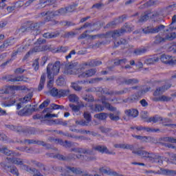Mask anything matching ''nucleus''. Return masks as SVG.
<instances>
[{
  "instance_id": "obj_64",
  "label": "nucleus",
  "mask_w": 176,
  "mask_h": 176,
  "mask_svg": "<svg viewBox=\"0 0 176 176\" xmlns=\"http://www.w3.org/2000/svg\"><path fill=\"white\" fill-rule=\"evenodd\" d=\"M118 24V23H116V21H112L111 23H109L107 25L108 27H111V28L115 27V25H116Z\"/></svg>"
},
{
  "instance_id": "obj_22",
  "label": "nucleus",
  "mask_w": 176,
  "mask_h": 176,
  "mask_svg": "<svg viewBox=\"0 0 176 176\" xmlns=\"http://www.w3.org/2000/svg\"><path fill=\"white\" fill-rule=\"evenodd\" d=\"M10 82H28V78L21 76L14 78H11Z\"/></svg>"
},
{
  "instance_id": "obj_46",
  "label": "nucleus",
  "mask_w": 176,
  "mask_h": 176,
  "mask_svg": "<svg viewBox=\"0 0 176 176\" xmlns=\"http://www.w3.org/2000/svg\"><path fill=\"white\" fill-rule=\"evenodd\" d=\"M51 108H52V109H64V106L58 105L56 104H52Z\"/></svg>"
},
{
  "instance_id": "obj_9",
  "label": "nucleus",
  "mask_w": 176,
  "mask_h": 176,
  "mask_svg": "<svg viewBox=\"0 0 176 176\" xmlns=\"http://www.w3.org/2000/svg\"><path fill=\"white\" fill-rule=\"evenodd\" d=\"M134 153H136V155H138L143 159H148V160H153L152 158L155 156V154L153 153H149L145 151H142L141 149H138L135 151H134Z\"/></svg>"
},
{
  "instance_id": "obj_20",
  "label": "nucleus",
  "mask_w": 176,
  "mask_h": 176,
  "mask_svg": "<svg viewBox=\"0 0 176 176\" xmlns=\"http://www.w3.org/2000/svg\"><path fill=\"white\" fill-rule=\"evenodd\" d=\"M89 108H91V111H94V112H101L104 109V107L98 104L91 105L89 106Z\"/></svg>"
},
{
  "instance_id": "obj_35",
  "label": "nucleus",
  "mask_w": 176,
  "mask_h": 176,
  "mask_svg": "<svg viewBox=\"0 0 176 176\" xmlns=\"http://www.w3.org/2000/svg\"><path fill=\"white\" fill-rule=\"evenodd\" d=\"M163 141H164V142H170L171 144H176V139L174 138H170V137H166V138H164Z\"/></svg>"
},
{
  "instance_id": "obj_25",
  "label": "nucleus",
  "mask_w": 176,
  "mask_h": 176,
  "mask_svg": "<svg viewBox=\"0 0 176 176\" xmlns=\"http://www.w3.org/2000/svg\"><path fill=\"white\" fill-rule=\"evenodd\" d=\"M69 107L72 109L73 112L75 113H78L77 115H80V105H75L74 104H69Z\"/></svg>"
},
{
  "instance_id": "obj_29",
  "label": "nucleus",
  "mask_w": 176,
  "mask_h": 176,
  "mask_svg": "<svg viewBox=\"0 0 176 176\" xmlns=\"http://www.w3.org/2000/svg\"><path fill=\"white\" fill-rule=\"evenodd\" d=\"M153 101L168 102V101H171V98L163 95V96H160L158 98H154Z\"/></svg>"
},
{
  "instance_id": "obj_41",
  "label": "nucleus",
  "mask_w": 176,
  "mask_h": 176,
  "mask_svg": "<svg viewBox=\"0 0 176 176\" xmlns=\"http://www.w3.org/2000/svg\"><path fill=\"white\" fill-rule=\"evenodd\" d=\"M166 40L164 38H162V36H160V35H157L155 37V43L159 44V43H162V42H164Z\"/></svg>"
},
{
  "instance_id": "obj_42",
  "label": "nucleus",
  "mask_w": 176,
  "mask_h": 176,
  "mask_svg": "<svg viewBox=\"0 0 176 176\" xmlns=\"http://www.w3.org/2000/svg\"><path fill=\"white\" fill-rule=\"evenodd\" d=\"M174 23H176V15H174L172 18V23H170V25H169V28L170 30H171L172 31L173 30H176V27L173 26Z\"/></svg>"
},
{
  "instance_id": "obj_1",
  "label": "nucleus",
  "mask_w": 176,
  "mask_h": 176,
  "mask_svg": "<svg viewBox=\"0 0 176 176\" xmlns=\"http://www.w3.org/2000/svg\"><path fill=\"white\" fill-rule=\"evenodd\" d=\"M60 67L61 64L60 62H56L54 65L49 64L47 66V75L48 79H54V76L58 75Z\"/></svg>"
},
{
  "instance_id": "obj_55",
  "label": "nucleus",
  "mask_w": 176,
  "mask_h": 176,
  "mask_svg": "<svg viewBox=\"0 0 176 176\" xmlns=\"http://www.w3.org/2000/svg\"><path fill=\"white\" fill-rule=\"evenodd\" d=\"M49 79H50V81L48 82L47 86L49 89H52V87H53V83H54V78H49Z\"/></svg>"
},
{
  "instance_id": "obj_18",
  "label": "nucleus",
  "mask_w": 176,
  "mask_h": 176,
  "mask_svg": "<svg viewBox=\"0 0 176 176\" xmlns=\"http://www.w3.org/2000/svg\"><path fill=\"white\" fill-rule=\"evenodd\" d=\"M151 159H153V160L150 161L151 163H157L158 166L163 164V158L160 155L154 154V156Z\"/></svg>"
},
{
  "instance_id": "obj_26",
  "label": "nucleus",
  "mask_w": 176,
  "mask_h": 176,
  "mask_svg": "<svg viewBox=\"0 0 176 176\" xmlns=\"http://www.w3.org/2000/svg\"><path fill=\"white\" fill-rule=\"evenodd\" d=\"M159 61V58L157 56H155L153 58H148L145 60V63L151 65L152 64H155V63H157Z\"/></svg>"
},
{
  "instance_id": "obj_23",
  "label": "nucleus",
  "mask_w": 176,
  "mask_h": 176,
  "mask_svg": "<svg viewBox=\"0 0 176 176\" xmlns=\"http://www.w3.org/2000/svg\"><path fill=\"white\" fill-rule=\"evenodd\" d=\"M114 148H120L122 149H133V145L124 144H114Z\"/></svg>"
},
{
  "instance_id": "obj_2",
  "label": "nucleus",
  "mask_w": 176,
  "mask_h": 176,
  "mask_svg": "<svg viewBox=\"0 0 176 176\" xmlns=\"http://www.w3.org/2000/svg\"><path fill=\"white\" fill-rule=\"evenodd\" d=\"M102 103L109 111H111V112L115 111V114L110 113L109 115V118L111 119V120L117 121L120 119V111L119 110H117L116 108L112 107L109 103H108L105 98H103V99L102 100Z\"/></svg>"
},
{
  "instance_id": "obj_43",
  "label": "nucleus",
  "mask_w": 176,
  "mask_h": 176,
  "mask_svg": "<svg viewBox=\"0 0 176 176\" xmlns=\"http://www.w3.org/2000/svg\"><path fill=\"white\" fill-rule=\"evenodd\" d=\"M72 89H75L76 91H80V90H82V87L78 85V84L75 82L72 83Z\"/></svg>"
},
{
  "instance_id": "obj_51",
  "label": "nucleus",
  "mask_w": 176,
  "mask_h": 176,
  "mask_svg": "<svg viewBox=\"0 0 176 176\" xmlns=\"http://www.w3.org/2000/svg\"><path fill=\"white\" fill-rule=\"evenodd\" d=\"M83 100H85V101H93L94 98L93 96H89V95H85L84 96H82Z\"/></svg>"
},
{
  "instance_id": "obj_3",
  "label": "nucleus",
  "mask_w": 176,
  "mask_h": 176,
  "mask_svg": "<svg viewBox=\"0 0 176 176\" xmlns=\"http://www.w3.org/2000/svg\"><path fill=\"white\" fill-rule=\"evenodd\" d=\"M68 12L67 11V8H61L56 11H48L46 13L43 12L41 13L42 16H47V20H50L53 19V17H56V16H64L67 14Z\"/></svg>"
},
{
  "instance_id": "obj_37",
  "label": "nucleus",
  "mask_w": 176,
  "mask_h": 176,
  "mask_svg": "<svg viewBox=\"0 0 176 176\" xmlns=\"http://www.w3.org/2000/svg\"><path fill=\"white\" fill-rule=\"evenodd\" d=\"M10 173L11 174H13L14 175L19 176L20 174L19 173V170H17V168L16 167H12L10 168Z\"/></svg>"
},
{
  "instance_id": "obj_19",
  "label": "nucleus",
  "mask_w": 176,
  "mask_h": 176,
  "mask_svg": "<svg viewBox=\"0 0 176 176\" xmlns=\"http://www.w3.org/2000/svg\"><path fill=\"white\" fill-rule=\"evenodd\" d=\"M163 118L159 116H155L153 117H149L148 122V123H159V122H162Z\"/></svg>"
},
{
  "instance_id": "obj_33",
  "label": "nucleus",
  "mask_w": 176,
  "mask_h": 176,
  "mask_svg": "<svg viewBox=\"0 0 176 176\" xmlns=\"http://www.w3.org/2000/svg\"><path fill=\"white\" fill-rule=\"evenodd\" d=\"M141 118L144 120V122H149V117L148 116V111H142L141 113Z\"/></svg>"
},
{
  "instance_id": "obj_8",
  "label": "nucleus",
  "mask_w": 176,
  "mask_h": 176,
  "mask_svg": "<svg viewBox=\"0 0 176 176\" xmlns=\"http://www.w3.org/2000/svg\"><path fill=\"white\" fill-rule=\"evenodd\" d=\"M49 49H50L49 45L36 46L34 49L28 52V54L24 57V60H25V58H28L30 54H32L33 53H38L39 52H45V50H49Z\"/></svg>"
},
{
  "instance_id": "obj_50",
  "label": "nucleus",
  "mask_w": 176,
  "mask_h": 176,
  "mask_svg": "<svg viewBox=\"0 0 176 176\" xmlns=\"http://www.w3.org/2000/svg\"><path fill=\"white\" fill-rule=\"evenodd\" d=\"M100 131H102V133H106V134H108V133H111V129L104 126H101Z\"/></svg>"
},
{
  "instance_id": "obj_27",
  "label": "nucleus",
  "mask_w": 176,
  "mask_h": 176,
  "mask_svg": "<svg viewBox=\"0 0 176 176\" xmlns=\"http://www.w3.org/2000/svg\"><path fill=\"white\" fill-rule=\"evenodd\" d=\"M94 118H96V119H99L100 120H105V119L108 118V113H100L96 114L94 116Z\"/></svg>"
},
{
  "instance_id": "obj_44",
  "label": "nucleus",
  "mask_w": 176,
  "mask_h": 176,
  "mask_svg": "<svg viewBox=\"0 0 176 176\" xmlns=\"http://www.w3.org/2000/svg\"><path fill=\"white\" fill-rule=\"evenodd\" d=\"M15 103H16V100L13 99L9 102V104L2 103L1 105L2 107H4L5 108H6L8 107H12V105H14Z\"/></svg>"
},
{
  "instance_id": "obj_5",
  "label": "nucleus",
  "mask_w": 176,
  "mask_h": 176,
  "mask_svg": "<svg viewBox=\"0 0 176 176\" xmlns=\"http://www.w3.org/2000/svg\"><path fill=\"white\" fill-rule=\"evenodd\" d=\"M162 30H164V25H160L155 27L150 25L142 29V31L144 34H157V32H160Z\"/></svg>"
},
{
  "instance_id": "obj_54",
  "label": "nucleus",
  "mask_w": 176,
  "mask_h": 176,
  "mask_svg": "<svg viewBox=\"0 0 176 176\" xmlns=\"http://www.w3.org/2000/svg\"><path fill=\"white\" fill-rule=\"evenodd\" d=\"M44 38H56V35L52 34V33H45L43 34Z\"/></svg>"
},
{
  "instance_id": "obj_60",
  "label": "nucleus",
  "mask_w": 176,
  "mask_h": 176,
  "mask_svg": "<svg viewBox=\"0 0 176 176\" xmlns=\"http://www.w3.org/2000/svg\"><path fill=\"white\" fill-rule=\"evenodd\" d=\"M5 2H6V0H1V1L0 2V9L5 8V7L6 6V3H5Z\"/></svg>"
},
{
  "instance_id": "obj_7",
  "label": "nucleus",
  "mask_w": 176,
  "mask_h": 176,
  "mask_svg": "<svg viewBox=\"0 0 176 176\" xmlns=\"http://www.w3.org/2000/svg\"><path fill=\"white\" fill-rule=\"evenodd\" d=\"M51 96L52 97H65V96H68L69 94V89H57L56 88H53L50 91Z\"/></svg>"
},
{
  "instance_id": "obj_13",
  "label": "nucleus",
  "mask_w": 176,
  "mask_h": 176,
  "mask_svg": "<svg viewBox=\"0 0 176 176\" xmlns=\"http://www.w3.org/2000/svg\"><path fill=\"white\" fill-rule=\"evenodd\" d=\"M96 72H97L96 71V69H91L84 73H80L78 75V78H90V76L96 75Z\"/></svg>"
},
{
  "instance_id": "obj_36",
  "label": "nucleus",
  "mask_w": 176,
  "mask_h": 176,
  "mask_svg": "<svg viewBox=\"0 0 176 176\" xmlns=\"http://www.w3.org/2000/svg\"><path fill=\"white\" fill-rule=\"evenodd\" d=\"M176 38V34L175 33H170L166 36L165 41H173V39H175Z\"/></svg>"
},
{
  "instance_id": "obj_62",
  "label": "nucleus",
  "mask_w": 176,
  "mask_h": 176,
  "mask_svg": "<svg viewBox=\"0 0 176 176\" xmlns=\"http://www.w3.org/2000/svg\"><path fill=\"white\" fill-rule=\"evenodd\" d=\"M14 9H16L15 6H8V7H7V11L8 12V13H12V12H13V10H14Z\"/></svg>"
},
{
  "instance_id": "obj_28",
  "label": "nucleus",
  "mask_w": 176,
  "mask_h": 176,
  "mask_svg": "<svg viewBox=\"0 0 176 176\" xmlns=\"http://www.w3.org/2000/svg\"><path fill=\"white\" fill-rule=\"evenodd\" d=\"M135 129L138 130V131H146L147 133H150L151 131H153L152 129L150 127H146V126H135Z\"/></svg>"
},
{
  "instance_id": "obj_21",
  "label": "nucleus",
  "mask_w": 176,
  "mask_h": 176,
  "mask_svg": "<svg viewBox=\"0 0 176 176\" xmlns=\"http://www.w3.org/2000/svg\"><path fill=\"white\" fill-rule=\"evenodd\" d=\"M55 142L56 144H60V145H63V146H67L68 148L72 146V143L68 141L63 142V140L56 139Z\"/></svg>"
},
{
  "instance_id": "obj_30",
  "label": "nucleus",
  "mask_w": 176,
  "mask_h": 176,
  "mask_svg": "<svg viewBox=\"0 0 176 176\" xmlns=\"http://www.w3.org/2000/svg\"><path fill=\"white\" fill-rule=\"evenodd\" d=\"M68 99L70 102H78V101H79V97L75 94L69 95Z\"/></svg>"
},
{
  "instance_id": "obj_11",
  "label": "nucleus",
  "mask_w": 176,
  "mask_h": 176,
  "mask_svg": "<svg viewBox=\"0 0 176 176\" xmlns=\"http://www.w3.org/2000/svg\"><path fill=\"white\" fill-rule=\"evenodd\" d=\"M160 60L164 64H176V60L173 59L172 56L162 54L160 57Z\"/></svg>"
},
{
  "instance_id": "obj_17",
  "label": "nucleus",
  "mask_w": 176,
  "mask_h": 176,
  "mask_svg": "<svg viewBox=\"0 0 176 176\" xmlns=\"http://www.w3.org/2000/svg\"><path fill=\"white\" fill-rule=\"evenodd\" d=\"M31 98H32V95H28L25 96L23 99H21V102L18 103L16 105V109H20L23 104L28 102V101H31Z\"/></svg>"
},
{
  "instance_id": "obj_12",
  "label": "nucleus",
  "mask_w": 176,
  "mask_h": 176,
  "mask_svg": "<svg viewBox=\"0 0 176 176\" xmlns=\"http://www.w3.org/2000/svg\"><path fill=\"white\" fill-rule=\"evenodd\" d=\"M100 173L102 174H107V175H113V176H120V175L118 174V173L113 171V170L108 168V167H100L99 168Z\"/></svg>"
},
{
  "instance_id": "obj_31",
  "label": "nucleus",
  "mask_w": 176,
  "mask_h": 176,
  "mask_svg": "<svg viewBox=\"0 0 176 176\" xmlns=\"http://www.w3.org/2000/svg\"><path fill=\"white\" fill-rule=\"evenodd\" d=\"M0 152H1V153H4L5 155H7V156H11V155L12 156H14V153L12 152L11 151H10L6 148H0Z\"/></svg>"
},
{
  "instance_id": "obj_32",
  "label": "nucleus",
  "mask_w": 176,
  "mask_h": 176,
  "mask_svg": "<svg viewBox=\"0 0 176 176\" xmlns=\"http://www.w3.org/2000/svg\"><path fill=\"white\" fill-rule=\"evenodd\" d=\"M124 32V30H115L111 32V35L113 38H116L117 36H120Z\"/></svg>"
},
{
  "instance_id": "obj_14",
  "label": "nucleus",
  "mask_w": 176,
  "mask_h": 176,
  "mask_svg": "<svg viewBox=\"0 0 176 176\" xmlns=\"http://www.w3.org/2000/svg\"><path fill=\"white\" fill-rule=\"evenodd\" d=\"M95 151H98L101 153H107L109 155H115V153H112L108 150V148L105 146H97L94 148Z\"/></svg>"
},
{
  "instance_id": "obj_15",
  "label": "nucleus",
  "mask_w": 176,
  "mask_h": 176,
  "mask_svg": "<svg viewBox=\"0 0 176 176\" xmlns=\"http://www.w3.org/2000/svg\"><path fill=\"white\" fill-rule=\"evenodd\" d=\"M125 115L129 118H137L138 116V110L129 109L124 111Z\"/></svg>"
},
{
  "instance_id": "obj_63",
  "label": "nucleus",
  "mask_w": 176,
  "mask_h": 176,
  "mask_svg": "<svg viewBox=\"0 0 176 176\" xmlns=\"http://www.w3.org/2000/svg\"><path fill=\"white\" fill-rule=\"evenodd\" d=\"M140 104L142 107H148V102L145 99L140 100Z\"/></svg>"
},
{
  "instance_id": "obj_53",
  "label": "nucleus",
  "mask_w": 176,
  "mask_h": 176,
  "mask_svg": "<svg viewBox=\"0 0 176 176\" xmlns=\"http://www.w3.org/2000/svg\"><path fill=\"white\" fill-rule=\"evenodd\" d=\"M126 63H127V59H126V58L115 61V64H116L117 65L119 64H126Z\"/></svg>"
},
{
  "instance_id": "obj_47",
  "label": "nucleus",
  "mask_w": 176,
  "mask_h": 176,
  "mask_svg": "<svg viewBox=\"0 0 176 176\" xmlns=\"http://www.w3.org/2000/svg\"><path fill=\"white\" fill-rule=\"evenodd\" d=\"M52 118H58V115H57V114L47 113L44 116V119H50Z\"/></svg>"
},
{
  "instance_id": "obj_40",
  "label": "nucleus",
  "mask_w": 176,
  "mask_h": 176,
  "mask_svg": "<svg viewBox=\"0 0 176 176\" xmlns=\"http://www.w3.org/2000/svg\"><path fill=\"white\" fill-rule=\"evenodd\" d=\"M64 83H65L64 78H63L62 76H60L56 80V85L58 86H63V85H64Z\"/></svg>"
},
{
  "instance_id": "obj_49",
  "label": "nucleus",
  "mask_w": 176,
  "mask_h": 176,
  "mask_svg": "<svg viewBox=\"0 0 176 176\" xmlns=\"http://www.w3.org/2000/svg\"><path fill=\"white\" fill-rule=\"evenodd\" d=\"M28 112H30V109L27 108H24L23 110L19 111V114L25 116V115H28Z\"/></svg>"
},
{
  "instance_id": "obj_48",
  "label": "nucleus",
  "mask_w": 176,
  "mask_h": 176,
  "mask_svg": "<svg viewBox=\"0 0 176 176\" xmlns=\"http://www.w3.org/2000/svg\"><path fill=\"white\" fill-rule=\"evenodd\" d=\"M10 44L8 42H5L3 45H0V50L3 51L9 47Z\"/></svg>"
},
{
  "instance_id": "obj_38",
  "label": "nucleus",
  "mask_w": 176,
  "mask_h": 176,
  "mask_svg": "<svg viewBox=\"0 0 176 176\" xmlns=\"http://www.w3.org/2000/svg\"><path fill=\"white\" fill-rule=\"evenodd\" d=\"M125 83L126 85H135V83H138V80L137 79H128L125 80Z\"/></svg>"
},
{
  "instance_id": "obj_58",
  "label": "nucleus",
  "mask_w": 176,
  "mask_h": 176,
  "mask_svg": "<svg viewBox=\"0 0 176 176\" xmlns=\"http://www.w3.org/2000/svg\"><path fill=\"white\" fill-rule=\"evenodd\" d=\"M50 123L51 124H60V123H61V120L57 119V120H51V121L50 122Z\"/></svg>"
},
{
  "instance_id": "obj_6",
  "label": "nucleus",
  "mask_w": 176,
  "mask_h": 176,
  "mask_svg": "<svg viewBox=\"0 0 176 176\" xmlns=\"http://www.w3.org/2000/svg\"><path fill=\"white\" fill-rule=\"evenodd\" d=\"M6 162L7 163H10L11 164H16V166H20L22 170H26V171H28V166L23 164V160H21V159L20 158L7 157Z\"/></svg>"
},
{
  "instance_id": "obj_34",
  "label": "nucleus",
  "mask_w": 176,
  "mask_h": 176,
  "mask_svg": "<svg viewBox=\"0 0 176 176\" xmlns=\"http://www.w3.org/2000/svg\"><path fill=\"white\" fill-rule=\"evenodd\" d=\"M134 138H136V140H140L142 142H148V137L146 136H141V135H133Z\"/></svg>"
},
{
  "instance_id": "obj_39",
  "label": "nucleus",
  "mask_w": 176,
  "mask_h": 176,
  "mask_svg": "<svg viewBox=\"0 0 176 176\" xmlns=\"http://www.w3.org/2000/svg\"><path fill=\"white\" fill-rule=\"evenodd\" d=\"M145 52H146V50H145V48H142L135 50L134 53L136 54V56H140V54H144Z\"/></svg>"
},
{
  "instance_id": "obj_45",
  "label": "nucleus",
  "mask_w": 176,
  "mask_h": 176,
  "mask_svg": "<svg viewBox=\"0 0 176 176\" xmlns=\"http://www.w3.org/2000/svg\"><path fill=\"white\" fill-rule=\"evenodd\" d=\"M33 67L34 69L36 71H38V69H39V61L38 59H36L34 63H33Z\"/></svg>"
},
{
  "instance_id": "obj_4",
  "label": "nucleus",
  "mask_w": 176,
  "mask_h": 176,
  "mask_svg": "<svg viewBox=\"0 0 176 176\" xmlns=\"http://www.w3.org/2000/svg\"><path fill=\"white\" fill-rule=\"evenodd\" d=\"M78 63H74L66 65L64 74L74 75L78 74Z\"/></svg>"
},
{
  "instance_id": "obj_52",
  "label": "nucleus",
  "mask_w": 176,
  "mask_h": 176,
  "mask_svg": "<svg viewBox=\"0 0 176 176\" xmlns=\"http://www.w3.org/2000/svg\"><path fill=\"white\" fill-rule=\"evenodd\" d=\"M50 103V100H45L39 106V108L41 109H43V108H45V107H47V105H49Z\"/></svg>"
},
{
  "instance_id": "obj_10",
  "label": "nucleus",
  "mask_w": 176,
  "mask_h": 176,
  "mask_svg": "<svg viewBox=\"0 0 176 176\" xmlns=\"http://www.w3.org/2000/svg\"><path fill=\"white\" fill-rule=\"evenodd\" d=\"M84 118L86 121H76V124H79L80 126H89V123L91 122V115H90V113L85 111L84 112Z\"/></svg>"
},
{
  "instance_id": "obj_61",
  "label": "nucleus",
  "mask_w": 176,
  "mask_h": 176,
  "mask_svg": "<svg viewBox=\"0 0 176 176\" xmlns=\"http://www.w3.org/2000/svg\"><path fill=\"white\" fill-rule=\"evenodd\" d=\"M68 50V47H61L60 50H58L57 52H62L63 53H65Z\"/></svg>"
},
{
  "instance_id": "obj_16",
  "label": "nucleus",
  "mask_w": 176,
  "mask_h": 176,
  "mask_svg": "<svg viewBox=\"0 0 176 176\" xmlns=\"http://www.w3.org/2000/svg\"><path fill=\"white\" fill-rule=\"evenodd\" d=\"M170 87H171L170 85L159 87L155 91L153 96H160V94H163V93H164V91H166V90H168V89H170Z\"/></svg>"
},
{
  "instance_id": "obj_57",
  "label": "nucleus",
  "mask_w": 176,
  "mask_h": 176,
  "mask_svg": "<svg viewBox=\"0 0 176 176\" xmlns=\"http://www.w3.org/2000/svg\"><path fill=\"white\" fill-rule=\"evenodd\" d=\"M66 10L67 11V13H71L72 12H74L75 10V6H70L66 8Z\"/></svg>"
},
{
  "instance_id": "obj_56",
  "label": "nucleus",
  "mask_w": 176,
  "mask_h": 176,
  "mask_svg": "<svg viewBox=\"0 0 176 176\" xmlns=\"http://www.w3.org/2000/svg\"><path fill=\"white\" fill-rule=\"evenodd\" d=\"M148 19H149V16H148V14H144V15H142L141 19H140V22L146 21Z\"/></svg>"
},
{
  "instance_id": "obj_24",
  "label": "nucleus",
  "mask_w": 176,
  "mask_h": 176,
  "mask_svg": "<svg viewBox=\"0 0 176 176\" xmlns=\"http://www.w3.org/2000/svg\"><path fill=\"white\" fill-rule=\"evenodd\" d=\"M46 80V76L45 74H42L40 80V83L38 85V91H41L43 89V86L45 85V82Z\"/></svg>"
},
{
  "instance_id": "obj_59",
  "label": "nucleus",
  "mask_w": 176,
  "mask_h": 176,
  "mask_svg": "<svg viewBox=\"0 0 176 176\" xmlns=\"http://www.w3.org/2000/svg\"><path fill=\"white\" fill-rule=\"evenodd\" d=\"M157 3V1L156 0H149L147 1L148 6H152V5H156Z\"/></svg>"
}]
</instances>
